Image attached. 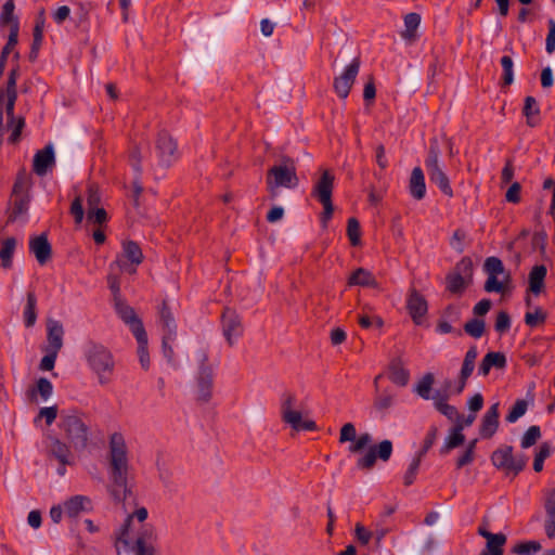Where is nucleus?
<instances>
[{
  "mask_svg": "<svg viewBox=\"0 0 555 555\" xmlns=\"http://www.w3.org/2000/svg\"><path fill=\"white\" fill-rule=\"evenodd\" d=\"M107 473L109 483L107 491L112 499L117 502H125L132 495L129 485V457L126 440L120 433L109 436L107 452Z\"/></svg>",
  "mask_w": 555,
  "mask_h": 555,
  "instance_id": "1",
  "label": "nucleus"
},
{
  "mask_svg": "<svg viewBox=\"0 0 555 555\" xmlns=\"http://www.w3.org/2000/svg\"><path fill=\"white\" fill-rule=\"evenodd\" d=\"M60 428L66 440L76 452L85 451L91 438L90 426L86 420L76 412H68L61 416Z\"/></svg>",
  "mask_w": 555,
  "mask_h": 555,
  "instance_id": "2",
  "label": "nucleus"
},
{
  "mask_svg": "<svg viewBox=\"0 0 555 555\" xmlns=\"http://www.w3.org/2000/svg\"><path fill=\"white\" fill-rule=\"evenodd\" d=\"M298 185L295 162L283 156L279 165L271 167L267 175V189L271 198L280 195V189H295Z\"/></svg>",
  "mask_w": 555,
  "mask_h": 555,
  "instance_id": "3",
  "label": "nucleus"
},
{
  "mask_svg": "<svg viewBox=\"0 0 555 555\" xmlns=\"http://www.w3.org/2000/svg\"><path fill=\"white\" fill-rule=\"evenodd\" d=\"M16 99L17 96L0 95V142L10 132L9 142L17 143L25 126L24 117L14 115Z\"/></svg>",
  "mask_w": 555,
  "mask_h": 555,
  "instance_id": "4",
  "label": "nucleus"
},
{
  "mask_svg": "<svg viewBox=\"0 0 555 555\" xmlns=\"http://www.w3.org/2000/svg\"><path fill=\"white\" fill-rule=\"evenodd\" d=\"M441 150L437 139L431 140L429 145L428 155L425 159V167L433 184H436L439 190L447 196H453V190L450 185V180L444 170V166L440 159Z\"/></svg>",
  "mask_w": 555,
  "mask_h": 555,
  "instance_id": "5",
  "label": "nucleus"
},
{
  "mask_svg": "<svg viewBox=\"0 0 555 555\" xmlns=\"http://www.w3.org/2000/svg\"><path fill=\"white\" fill-rule=\"evenodd\" d=\"M334 181V173L328 169H322L321 176L313 183L311 191V195L323 206V214L321 217L323 227L326 225V222L332 218L334 211V206L332 203Z\"/></svg>",
  "mask_w": 555,
  "mask_h": 555,
  "instance_id": "6",
  "label": "nucleus"
},
{
  "mask_svg": "<svg viewBox=\"0 0 555 555\" xmlns=\"http://www.w3.org/2000/svg\"><path fill=\"white\" fill-rule=\"evenodd\" d=\"M86 358L89 367L98 377L106 379L113 377L115 361L111 351L104 346L95 344L90 345L86 351Z\"/></svg>",
  "mask_w": 555,
  "mask_h": 555,
  "instance_id": "7",
  "label": "nucleus"
},
{
  "mask_svg": "<svg viewBox=\"0 0 555 555\" xmlns=\"http://www.w3.org/2000/svg\"><path fill=\"white\" fill-rule=\"evenodd\" d=\"M155 527L151 524H143L137 530L135 538H131L130 553H133V555H157Z\"/></svg>",
  "mask_w": 555,
  "mask_h": 555,
  "instance_id": "8",
  "label": "nucleus"
},
{
  "mask_svg": "<svg viewBox=\"0 0 555 555\" xmlns=\"http://www.w3.org/2000/svg\"><path fill=\"white\" fill-rule=\"evenodd\" d=\"M133 518L139 522H144L147 518V509L145 507L138 508L133 514H130L125 519L124 524L115 533V547L117 555H129L131 546L130 531L133 524Z\"/></svg>",
  "mask_w": 555,
  "mask_h": 555,
  "instance_id": "9",
  "label": "nucleus"
},
{
  "mask_svg": "<svg viewBox=\"0 0 555 555\" xmlns=\"http://www.w3.org/2000/svg\"><path fill=\"white\" fill-rule=\"evenodd\" d=\"M143 260V254L140 246L133 241L122 242V251L117 256L116 260L109 264V270L117 267L120 270L129 273L135 272V267Z\"/></svg>",
  "mask_w": 555,
  "mask_h": 555,
  "instance_id": "10",
  "label": "nucleus"
},
{
  "mask_svg": "<svg viewBox=\"0 0 555 555\" xmlns=\"http://www.w3.org/2000/svg\"><path fill=\"white\" fill-rule=\"evenodd\" d=\"M392 454V442L390 440H383L376 446H370L367 451L357 460V467L360 470H371L376 460L387 462Z\"/></svg>",
  "mask_w": 555,
  "mask_h": 555,
  "instance_id": "11",
  "label": "nucleus"
},
{
  "mask_svg": "<svg viewBox=\"0 0 555 555\" xmlns=\"http://www.w3.org/2000/svg\"><path fill=\"white\" fill-rule=\"evenodd\" d=\"M491 461L495 467L514 472L517 475L526 467L528 459L525 455L514 457L513 448L505 446L492 453Z\"/></svg>",
  "mask_w": 555,
  "mask_h": 555,
  "instance_id": "12",
  "label": "nucleus"
},
{
  "mask_svg": "<svg viewBox=\"0 0 555 555\" xmlns=\"http://www.w3.org/2000/svg\"><path fill=\"white\" fill-rule=\"evenodd\" d=\"M348 441L352 442L349 447V451L351 453H360L372 443L373 437L369 433L361 434L357 437L354 425L352 423H346L340 429L339 442L345 443Z\"/></svg>",
  "mask_w": 555,
  "mask_h": 555,
  "instance_id": "13",
  "label": "nucleus"
},
{
  "mask_svg": "<svg viewBox=\"0 0 555 555\" xmlns=\"http://www.w3.org/2000/svg\"><path fill=\"white\" fill-rule=\"evenodd\" d=\"M359 69L360 61L354 59L339 76L334 78V90L339 98L346 99L348 96Z\"/></svg>",
  "mask_w": 555,
  "mask_h": 555,
  "instance_id": "14",
  "label": "nucleus"
},
{
  "mask_svg": "<svg viewBox=\"0 0 555 555\" xmlns=\"http://www.w3.org/2000/svg\"><path fill=\"white\" fill-rule=\"evenodd\" d=\"M114 309L122 322L129 326L134 337L139 335L142 336V334L146 333L143 323L137 315L134 309L130 307L125 299L115 302Z\"/></svg>",
  "mask_w": 555,
  "mask_h": 555,
  "instance_id": "15",
  "label": "nucleus"
},
{
  "mask_svg": "<svg viewBox=\"0 0 555 555\" xmlns=\"http://www.w3.org/2000/svg\"><path fill=\"white\" fill-rule=\"evenodd\" d=\"M159 165L169 167L178 159V149L175 140L166 132H160L156 142Z\"/></svg>",
  "mask_w": 555,
  "mask_h": 555,
  "instance_id": "16",
  "label": "nucleus"
},
{
  "mask_svg": "<svg viewBox=\"0 0 555 555\" xmlns=\"http://www.w3.org/2000/svg\"><path fill=\"white\" fill-rule=\"evenodd\" d=\"M413 391L425 400H433L435 406L450 398L448 384H415Z\"/></svg>",
  "mask_w": 555,
  "mask_h": 555,
  "instance_id": "17",
  "label": "nucleus"
},
{
  "mask_svg": "<svg viewBox=\"0 0 555 555\" xmlns=\"http://www.w3.org/2000/svg\"><path fill=\"white\" fill-rule=\"evenodd\" d=\"M222 330L229 345H233L242 335L243 326L240 317L234 310L229 308L224 310L222 314Z\"/></svg>",
  "mask_w": 555,
  "mask_h": 555,
  "instance_id": "18",
  "label": "nucleus"
},
{
  "mask_svg": "<svg viewBox=\"0 0 555 555\" xmlns=\"http://www.w3.org/2000/svg\"><path fill=\"white\" fill-rule=\"evenodd\" d=\"M55 165L54 147L49 143L44 149L37 151L34 156L33 169L40 176H46Z\"/></svg>",
  "mask_w": 555,
  "mask_h": 555,
  "instance_id": "19",
  "label": "nucleus"
},
{
  "mask_svg": "<svg viewBox=\"0 0 555 555\" xmlns=\"http://www.w3.org/2000/svg\"><path fill=\"white\" fill-rule=\"evenodd\" d=\"M406 308L413 322L416 325H421L427 313L428 306L426 299L414 288L410 291Z\"/></svg>",
  "mask_w": 555,
  "mask_h": 555,
  "instance_id": "20",
  "label": "nucleus"
},
{
  "mask_svg": "<svg viewBox=\"0 0 555 555\" xmlns=\"http://www.w3.org/2000/svg\"><path fill=\"white\" fill-rule=\"evenodd\" d=\"M64 327L59 320H47V345L43 350H51L59 352L63 347Z\"/></svg>",
  "mask_w": 555,
  "mask_h": 555,
  "instance_id": "21",
  "label": "nucleus"
},
{
  "mask_svg": "<svg viewBox=\"0 0 555 555\" xmlns=\"http://www.w3.org/2000/svg\"><path fill=\"white\" fill-rule=\"evenodd\" d=\"M499 428V403H493L481 420L479 434L481 438H491Z\"/></svg>",
  "mask_w": 555,
  "mask_h": 555,
  "instance_id": "22",
  "label": "nucleus"
},
{
  "mask_svg": "<svg viewBox=\"0 0 555 555\" xmlns=\"http://www.w3.org/2000/svg\"><path fill=\"white\" fill-rule=\"evenodd\" d=\"M92 509V502L86 495H74L64 502V513L70 518Z\"/></svg>",
  "mask_w": 555,
  "mask_h": 555,
  "instance_id": "23",
  "label": "nucleus"
},
{
  "mask_svg": "<svg viewBox=\"0 0 555 555\" xmlns=\"http://www.w3.org/2000/svg\"><path fill=\"white\" fill-rule=\"evenodd\" d=\"M544 509L546 514L544 530L550 539L555 538V489L545 492Z\"/></svg>",
  "mask_w": 555,
  "mask_h": 555,
  "instance_id": "24",
  "label": "nucleus"
},
{
  "mask_svg": "<svg viewBox=\"0 0 555 555\" xmlns=\"http://www.w3.org/2000/svg\"><path fill=\"white\" fill-rule=\"evenodd\" d=\"M29 249L40 264L46 263L51 256V245L46 234L31 237L29 241Z\"/></svg>",
  "mask_w": 555,
  "mask_h": 555,
  "instance_id": "25",
  "label": "nucleus"
},
{
  "mask_svg": "<svg viewBox=\"0 0 555 555\" xmlns=\"http://www.w3.org/2000/svg\"><path fill=\"white\" fill-rule=\"evenodd\" d=\"M506 365V357L504 353L502 352H488L479 367H478V373L477 375L481 378H485L487 377V375L489 374L490 370L495 367V369H503L504 366Z\"/></svg>",
  "mask_w": 555,
  "mask_h": 555,
  "instance_id": "26",
  "label": "nucleus"
},
{
  "mask_svg": "<svg viewBox=\"0 0 555 555\" xmlns=\"http://www.w3.org/2000/svg\"><path fill=\"white\" fill-rule=\"evenodd\" d=\"M70 448L72 447L69 446V443L66 444L65 442L61 441L59 438H55V437L50 438L49 452L63 466L73 464V456H72Z\"/></svg>",
  "mask_w": 555,
  "mask_h": 555,
  "instance_id": "27",
  "label": "nucleus"
},
{
  "mask_svg": "<svg viewBox=\"0 0 555 555\" xmlns=\"http://www.w3.org/2000/svg\"><path fill=\"white\" fill-rule=\"evenodd\" d=\"M282 418L289 424L295 430H314L317 425L313 421H304L299 411L286 410L282 413Z\"/></svg>",
  "mask_w": 555,
  "mask_h": 555,
  "instance_id": "28",
  "label": "nucleus"
},
{
  "mask_svg": "<svg viewBox=\"0 0 555 555\" xmlns=\"http://www.w3.org/2000/svg\"><path fill=\"white\" fill-rule=\"evenodd\" d=\"M409 190H410V194L415 199L420 201L425 197V194H426L425 177H424L423 170L420 167H415L411 172Z\"/></svg>",
  "mask_w": 555,
  "mask_h": 555,
  "instance_id": "29",
  "label": "nucleus"
},
{
  "mask_svg": "<svg viewBox=\"0 0 555 555\" xmlns=\"http://www.w3.org/2000/svg\"><path fill=\"white\" fill-rule=\"evenodd\" d=\"M349 286L378 287L373 274L364 269L358 268L348 279Z\"/></svg>",
  "mask_w": 555,
  "mask_h": 555,
  "instance_id": "30",
  "label": "nucleus"
},
{
  "mask_svg": "<svg viewBox=\"0 0 555 555\" xmlns=\"http://www.w3.org/2000/svg\"><path fill=\"white\" fill-rule=\"evenodd\" d=\"M159 319L163 327V336H168V338H176L177 326L175 318L167 307L166 301L163 302V306L159 310Z\"/></svg>",
  "mask_w": 555,
  "mask_h": 555,
  "instance_id": "31",
  "label": "nucleus"
},
{
  "mask_svg": "<svg viewBox=\"0 0 555 555\" xmlns=\"http://www.w3.org/2000/svg\"><path fill=\"white\" fill-rule=\"evenodd\" d=\"M26 393L30 402L38 404L52 396V384H34Z\"/></svg>",
  "mask_w": 555,
  "mask_h": 555,
  "instance_id": "32",
  "label": "nucleus"
},
{
  "mask_svg": "<svg viewBox=\"0 0 555 555\" xmlns=\"http://www.w3.org/2000/svg\"><path fill=\"white\" fill-rule=\"evenodd\" d=\"M546 267L543 264L535 266L529 273V289L534 295H539L544 286V279L546 276Z\"/></svg>",
  "mask_w": 555,
  "mask_h": 555,
  "instance_id": "33",
  "label": "nucleus"
},
{
  "mask_svg": "<svg viewBox=\"0 0 555 555\" xmlns=\"http://www.w3.org/2000/svg\"><path fill=\"white\" fill-rule=\"evenodd\" d=\"M421 24V15L417 13H409L404 16V30L401 36L406 41H414L416 38V30Z\"/></svg>",
  "mask_w": 555,
  "mask_h": 555,
  "instance_id": "34",
  "label": "nucleus"
},
{
  "mask_svg": "<svg viewBox=\"0 0 555 555\" xmlns=\"http://www.w3.org/2000/svg\"><path fill=\"white\" fill-rule=\"evenodd\" d=\"M532 402L533 396L531 393H528L526 399H518L512 406L509 413L507 414L506 421L508 423H515L518 418L525 415L528 405Z\"/></svg>",
  "mask_w": 555,
  "mask_h": 555,
  "instance_id": "35",
  "label": "nucleus"
},
{
  "mask_svg": "<svg viewBox=\"0 0 555 555\" xmlns=\"http://www.w3.org/2000/svg\"><path fill=\"white\" fill-rule=\"evenodd\" d=\"M37 298L34 293L27 294V300L24 308L23 317L24 322L27 327H31L35 325L37 320Z\"/></svg>",
  "mask_w": 555,
  "mask_h": 555,
  "instance_id": "36",
  "label": "nucleus"
},
{
  "mask_svg": "<svg viewBox=\"0 0 555 555\" xmlns=\"http://www.w3.org/2000/svg\"><path fill=\"white\" fill-rule=\"evenodd\" d=\"M16 247V240L14 237H8L2 242L0 248L1 266L3 268H10L12 266V257Z\"/></svg>",
  "mask_w": 555,
  "mask_h": 555,
  "instance_id": "37",
  "label": "nucleus"
},
{
  "mask_svg": "<svg viewBox=\"0 0 555 555\" xmlns=\"http://www.w3.org/2000/svg\"><path fill=\"white\" fill-rule=\"evenodd\" d=\"M470 283V280H466L464 276L453 272L447 275V289L452 294H462Z\"/></svg>",
  "mask_w": 555,
  "mask_h": 555,
  "instance_id": "38",
  "label": "nucleus"
},
{
  "mask_svg": "<svg viewBox=\"0 0 555 555\" xmlns=\"http://www.w3.org/2000/svg\"><path fill=\"white\" fill-rule=\"evenodd\" d=\"M465 436L461 431V427H453L444 440V443L441 448V453H448L452 449L460 447L463 444Z\"/></svg>",
  "mask_w": 555,
  "mask_h": 555,
  "instance_id": "39",
  "label": "nucleus"
},
{
  "mask_svg": "<svg viewBox=\"0 0 555 555\" xmlns=\"http://www.w3.org/2000/svg\"><path fill=\"white\" fill-rule=\"evenodd\" d=\"M14 0H7L5 3L2 7V11L0 14V25H7L9 24L12 27H16L20 29L18 20L14 15Z\"/></svg>",
  "mask_w": 555,
  "mask_h": 555,
  "instance_id": "40",
  "label": "nucleus"
},
{
  "mask_svg": "<svg viewBox=\"0 0 555 555\" xmlns=\"http://www.w3.org/2000/svg\"><path fill=\"white\" fill-rule=\"evenodd\" d=\"M135 339H137V343H138V357H139V361H140V364L141 366L144 369V370H147L149 366H150V356H149V350H147V334L144 333L139 336H135Z\"/></svg>",
  "mask_w": 555,
  "mask_h": 555,
  "instance_id": "41",
  "label": "nucleus"
},
{
  "mask_svg": "<svg viewBox=\"0 0 555 555\" xmlns=\"http://www.w3.org/2000/svg\"><path fill=\"white\" fill-rule=\"evenodd\" d=\"M409 377V371L402 365L400 360H393L390 363L388 378L392 379V382H406Z\"/></svg>",
  "mask_w": 555,
  "mask_h": 555,
  "instance_id": "42",
  "label": "nucleus"
},
{
  "mask_svg": "<svg viewBox=\"0 0 555 555\" xmlns=\"http://www.w3.org/2000/svg\"><path fill=\"white\" fill-rule=\"evenodd\" d=\"M396 393L389 389L376 391L375 406L377 410L384 411L389 409L395 401Z\"/></svg>",
  "mask_w": 555,
  "mask_h": 555,
  "instance_id": "43",
  "label": "nucleus"
},
{
  "mask_svg": "<svg viewBox=\"0 0 555 555\" xmlns=\"http://www.w3.org/2000/svg\"><path fill=\"white\" fill-rule=\"evenodd\" d=\"M44 27L43 11L39 13L35 28H34V42L31 49V57H36L39 47L42 42V33Z\"/></svg>",
  "mask_w": 555,
  "mask_h": 555,
  "instance_id": "44",
  "label": "nucleus"
},
{
  "mask_svg": "<svg viewBox=\"0 0 555 555\" xmlns=\"http://www.w3.org/2000/svg\"><path fill=\"white\" fill-rule=\"evenodd\" d=\"M190 392L199 402H207L211 397V384H192Z\"/></svg>",
  "mask_w": 555,
  "mask_h": 555,
  "instance_id": "45",
  "label": "nucleus"
},
{
  "mask_svg": "<svg viewBox=\"0 0 555 555\" xmlns=\"http://www.w3.org/2000/svg\"><path fill=\"white\" fill-rule=\"evenodd\" d=\"M540 109L538 106V103L533 96H527L525 99V106H524V114L527 118V124L530 127L535 126V121L533 120V117L539 115Z\"/></svg>",
  "mask_w": 555,
  "mask_h": 555,
  "instance_id": "46",
  "label": "nucleus"
},
{
  "mask_svg": "<svg viewBox=\"0 0 555 555\" xmlns=\"http://www.w3.org/2000/svg\"><path fill=\"white\" fill-rule=\"evenodd\" d=\"M347 235L352 246H359L361 244L360 223L356 218L348 219Z\"/></svg>",
  "mask_w": 555,
  "mask_h": 555,
  "instance_id": "47",
  "label": "nucleus"
},
{
  "mask_svg": "<svg viewBox=\"0 0 555 555\" xmlns=\"http://www.w3.org/2000/svg\"><path fill=\"white\" fill-rule=\"evenodd\" d=\"M464 331L474 338H480L485 332V321L481 319H472L464 325Z\"/></svg>",
  "mask_w": 555,
  "mask_h": 555,
  "instance_id": "48",
  "label": "nucleus"
},
{
  "mask_svg": "<svg viewBox=\"0 0 555 555\" xmlns=\"http://www.w3.org/2000/svg\"><path fill=\"white\" fill-rule=\"evenodd\" d=\"M500 62L503 68L504 85L509 86L514 82V61L511 56L504 55Z\"/></svg>",
  "mask_w": 555,
  "mask_h": 555,
  "instance_id": "49",
  "label": "nucleus"
},
{
  "mask_svg": "<svg viewBox=\"0 0 555 555\" xmlns=\"http://www.w3.org/2000/svg\"><path fill=\"white\" fill-rule=\"evenodd\" d=\"M541 438V430L539 426H530L521 438V447L524 449H528L531 446L535 444L537 441Z\"/></svg>",
  "mask_w": 555,
  "mask_h": 555,
  "instance_id": "50",
  "label": "nucleus"
},
{
  "mask_svg": "<svg viewBox=\"0 0 555 555\" xmlns=\"http://www.w3.org/2000/svg\"><path fill=\"white\" fill-rule=\"evenodd\" d=\"M552 448L551 444L547 442H544L540 446L539 451L535 454L534 461H533V469L535 472H541L543 469V463L545 459H547L551 455Z\"/></svg>",
  "mask_w": 555,
  "mask_h": 555,
  "instance_id": "51",
  "label": "nucleus"
},
{
  "mask_svg": "<svg viewBox=\"0 0 555 555\" xmlns=\"http://www.w3.org/2000/svg\"><path fill=\"white\" fill-rule=\"evenodd\" d=\"M455 274H459L461 276H464L466 280H473V261L465 257L462 260H460L454 270L452 271Z\"/></svg>",
  "mask_w": 555,
  "mask_h": 555,
  "instance_id": "52",
  "label": "nucleus"
},
{
  "mask_svg": "<svg viewBox=\"0 0 555 555\" xmlns=\"http://www.w3.org/2000/svg\"><path fill=\"white\" fill-rule=\"evenodd\" d=\"M483 268L488 275H499L504 273L503 262L498 257L487 258Z\"/></svg>",
  "mask_w": 555,
  "mask_h": 555,
  "instance_id": "53",
  "label": "nucleus"
},
{
  "mask_svg": "<svg viewBox=\"0 0 555 555\" xmlns=\"http://www.w3.org/2000/svg\"><path fill=\"white\" fill-rule=\"evenodd\" d=\"M541 550V544L537 541L522 542L514 547V553L518 555H531Z\"/></svg>",
  "mask_w": 555,
  "mask_h": 555,
  "instance_id": "54",
  "label": "nucleus"
},
{
  "mask_svg": "<svg viewBox=\"0 0 555 555\" xmlns=\"http://www.w3.org/2000/svg\"><path fill=\"white\" fill-rule=\"evenodd\" d=\"M422 457L421 455H416L409 465L408 470L404 474L403 480L405 486H410L414 482L415 477L417 475V470L421 465Z\"/></svg>",
  "mask_w": 555,
  "mask_h": 555,
  "instance_id": "55",
  "label": "nucleus"
},
{
  "mask_svg": "<svg viewBox=\"0 0 555 555\" xmlns=\"http://www.w3.org/2000/svg\"><path fill=\"white\" fill-rule=\"evenodd\" d=\"M498 538H501L500 540H487V551L489 555H502L503 550L502 546L506 542V537L503 533H496Z\"/></svg>",
  "mask_w": 555,
  "mask_h": 555,
  "instance_id": "56",
  "label": "nucleus"
},
{
  "mask_svg": "<svg viewBox=\"0 0 555 555\" xmlns=\"http://www.w3.org/2000/svg\"><path fill=\"white\" fill-rule=\"evenodd\" d=\"M373 534L371 530L366 529L361 522H357L354 526V535L358 542L365 546L373 539Z\"/></svg>",
  "mask_w": 555,
  "mask_h": 555,
  "instance_id": "57",
  "label": "nucleus"
},
{
  "mask_svg": "<svg viewBox=\"0 0 555 555\" xmlns=\"http://www.w3.org/2000/svg\"><path fill=\"white\" fill-rule=\"evenodd\" d=\"M17 70L12 69L9 74L5 88L0 89V95L17 96L16 91Z\"/></svg>",
  "mask_w": 555,
  "mask_h": 555,
  "instance_id": "58",
  "label": "nucleus"
},
{
  "mask_svg": "<svg viewBox=\"0 0 555 555\" xmlns=\"http://www.w3.org/2000/svg\"><path fill=\"white\" fill-rule=\"evenodd\" d=\"M57 416V405L41 408L38 416L35 418V423L39 420L44 418L48 426H50Z\"/></svg>",
  "mask_w": 555,
  "mask_h": 555,
  "instance_id": "59",
  "label": "nucleus"
},
{
  "mask_svg": "<svg viewBox=\"0 0 555 555\" xmlns=\"http://www.w3.org/2000/svg\"><path fill=\"white\" fill-rule=\"evenodd\" d=\"M87 219L92 223L102 224L106 221L107 214L103 208H88Z\"/></svg>",
  "mask_w": 555,
  "mask_h": 555,
  "instance_id": "60",
  "label": "nucleus"
},
{
  "mask_svg": "<svg viewBox=\"0 0 555 555\" xmlns=\"http://www.w3.org/2000/svg\"><path fill=\"white\" fill-rule=\"evenodd\" d=\"M437 437H438V428L433 426L428 430V433H427V435H426V437L424 439L423 448L417 453V455H421V457H423L426 454V452L433 447V444L435 443Z\"/></svg>",
  "mask_w": 555,
  "mask_h": 555,
  "instance_id": "61",
  "label": "nucleus"
},
{
  "mask_svg": "<svg viewBox=\"0 0 555 555\" xmlns=\"http://www.w3.org/2000/svg\"><path fill=\"white\" fill-rule=\"evenodd\" d=\"M107 282H108V287H109L111 292L113 293V302L115 304L117 301L122 300L124 298L120 295L119 280L115 274H113L112 271L107 275Z\"/></svg>",
  "mask_w": 555,
  "mask_h": 555,
  "instance_id": "62",
  "label": "nucleus"
},
{
  "mask_svg": "<svg viewBox=\"0 0 555 555\" xmlns=\"http://www.w3.org/2000/svg\"><path fill=\"white\" fill-rule=\"evenodd\" d=\"M511 319L509 315L505 311H501L498 313L495 320V331L499 333H505L509 330Z\"/></svg>",
  "mask_w": 555,
  "mask_h": 555,
  "instance_id": "63",
  "label": "nucleus"
},
{
  "mask_svg": "<svg viewBox=\"0 0 555 555\" xmlns=\"http://www.w3.org/2000/svg\"><path fill=\"white\" fill-rule=\"evenodd\" d=\"M548 26L550 30L546 37L545 50L548 54H552L555 51V22L550 20Z\"/></svg>",
  "mask_w": 555,
  "mask_h": 555,
  "instance_id": "64",
  "label": "nucleus"
}]
</instances>
